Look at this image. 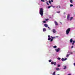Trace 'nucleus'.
Listing matches in <instances>:
<instances>
[{
  "label": "nucleus",
  "mask_w": 75,
  "mask_h": 75,
  "mask_svg": "<svg viewBox=\"0 0 75 75\" xmlns=\"http://www.w3.org/2000/svg\"><path fill=\"white\" fill-rule=\"evenodd\" d=\"M39 13L42 16H43V9L42 8H40V9Z\"/></svg>",
  "instance_id": "1"
},
{
  "label": "nucleus",
  "mask_w": 75,
  "mask_h": 75,
  "mask_svg": "<svg viewBox=\"0 0 75 75\" xmlns=\"http://www.w3.org/2000/svg\"><path fill=\"white\" fill-rule=\"evenodd\" d=\"M71 30V28H68L66 31V34L67 35L69 34V31Z\"/></svg>",
  "instance_id": "2"
},
{
  "label": "nucleus",
  "mask_w": 75,
  "mask_h": 75,
  "mask_svg": "<svg viewBox=\"0 0 75 75\" xmlns=\"http://www.w3.org/2000/svg\"><path fill=\"white\" fill-rule=\"evenodd\" d=\"M60 48H58L57 49H55V50L56 52H58L60 50Z\"/></svg>",
  "instance_id": "3"
},
{
  "label": "nucleus",
  "mask_w": 75,
  "mask_h": 75,
  "mask_svg": "<svg viewBox=\"0 0 75 75\" xmlns=\"http://www.w3.org/2000/svg\"><path fill=\"white\" fill-rule=\"evenodd\" d=\"M51 63L52 65H55L56 64V62H51Z\"/></svg>",
  "instance_id": "4"
},
{
  "label": "nucleus",
  "mask_w": 75,
  "mask_h": 75,
  "mask_svg": "<svg viewBox=\"0 0 75 75\" xmlns=\"http://www.w3.org/2000/svg\"><path fill=\"white\" fill-rule=\"evenodd\" d=\"M69 17H70V15L69 14L68 15L67 17V18L68 20H69Z\"/></svg>",
  "instance_id": "5"
},
{
  "label": "nucleus",
  "mask_w": 75,
  "mask_h": 75,
  "mask_svg": "<svg viewBox=\"0 0 75 75\" xmlns=\"http://www.w3.org/2000/svg\"><path fill=\"white\" fill-rule=\"evenodd\" d=\"M44 27H48V25L47 24H44Z\"/></svg>",
  "instance_id": "6"
},
{
  "label": "nucleus",
  "mask_w": 75,
  "mask_h": 75,
  "mask_svg": "<svg viewBox=\"0 0 75 75\" xmlns=\"http://www.w3.org/2000/svg\"><path fill=\"white\" fill-rule=\"evenodd\" d=\"M54 23H55V25H58V23H57V21H54Z\"/></svg>",
  "instance_id": "7"
},
{
  "label": "nucleus",
  "mask_w": 75,
  "mask_h": 75,
  "mask_svg": "<svg viewBox=\"0 0 75 75\" xmlns=\"http://www.w3.org/2000/svg\"><path fill=\"white\" fill-rule=\"evenodd\" d=\"M52 31L54 33H56V30H55V29H53Z\"/></svg>",
  "instance_id": "8"
},
{
  "label": "nucleus",
  "mask_w": 75,
  "mask_h": 75,
  "mask_svg": "<svg viewBox=\"0 0 75 75\" xmlns=\"http://www.w3.org/2000/svg\"><path fill=\"white\" fill-rule=\"evenodd\" d=\"M59 37L58 36H56V37H53L52 36H51V38H58Z\"/></svg>",
  "instance_id": "9"
},
{
  "label": "nucleus",
  "mask_w": 75,
  "mask_h": 75,
  "mask_svg": "<svg viewBox=\"0 0 75 75\" xmlns=\"http://www.w3.org/2000/svg\"><path fill=\"white\" fill-rule=\"evenodd\" d=\"M72 19H73V17H71L70 18V21H71V20H72Z\"/></svg>",
  "instance_id": "10"
},
{
  "label": "nucleus",
  "mask_w": 75,
  "mask_h": 75,
  "mask_svg": "<svg viewBox=\"0 0 75 75\" xmlns=\"http://www.w3.org/2000/svg\"><path fill=\"white\" fill-rule=\"evenodd\" d=\"M72 42H73V40L72 39H70V42H71V43H72Z\"/></svg>",
  "instance_id": "11"
},
{
  "label": "nucleus",
  "mask_w": 75,
  "mask_h": 75,
  "mask_svg": "<svg viewBox=\"0 0 75 75\" xmlns=\"http://www.w3.org/2000/svg\"><path fill=\"white\" fill-rule=\"evenodd\" d=\"M46 30H47V29H45V28H43V32H44V31H46Z\"/></svg>",
  "instance_id": "12"
},
{
  "label": "nucleus",
  "mask_w": 75,
  "mask_h": 75,
  "mask_svg": "<svg viewBox=\"0 0 75 75\" xmlns=\"http://www.w3.org/2000/svg\"><path fill=\"white\" fill-rule=\"evenodd\" d=\"M69 53V54H73V52H68V54Z\"/></svg>",
  "instance_id": "13"
},
{
  "label": "nucleus",
  "mask_w": 75,
  "mask_h": 75,
  "mask_svg": "<svg viewBox=\"0 0 75 75\" xmlns=\"http://www.w3.org/2000/svg\"><path fill=\"white\" fill-rule=\"evenodd\" d=\"M64 68H63L64 69H67V66H63Z\"/></svg>",
  "instance_id": "14"
},
{
  "label": "nucleus",
  "mask_w": 75,
  "mask_h": 75,
  "mask_svg": "<svg viewBox=\"0 0 75 75\" xmlns=\"http://www.w3.org/2000/svg\"><path fill=\"white\" fill-rule=\"evenodd\" d=\"M75 41H73V43H72V45H74V44H75Z\"/></svg>",
  "instance_id": "15"
},
{
  "label": "nucleus",
  "mask_w": 75,
  "mask_h": 75,
  "mask_svg": "<svg viewBox=\"0 0 75 75\" xmlns=\"http://www.w3.org/2000/svg\"><path fill=\"white\" fill-rule=\"evenodd\" d=\"M56 70H57V71H59L60 69L59 68H56Z\"/></svg>",
  "instance_id": "16"
},
{
  "label": "nucleus",
  "mask_w": 75,
  "mask_h": 75,
  "mask_svg": "<svg viewBox=\"0 0 75 75\" xmlns=\"http://www.w3.org/2000/svg\"><path fill=\"white\" fill-rule=\"evenodd\" d=\"M70 2L71 3H73V1L72 0H70Z\"/></svg>",
  "instance_id": "17"
},
{
  "label": "nucleus",
  "mask_w": 75,
  "mask_h": 75,
  "mask_svg": "<svg viewBox=\"0 0 75 75\" xmlns=\"http://www.w3.org/2000/svg\"><path fill=\"white\" fill-rule=\"evenodd\" d=\"M57 47V46H53V48H56Z\"/></svg>",
  "instance_id": "18"
},
{
  "label": "nucleus",
  "mask_w": 75,
  "mask_h": 75,
  "mask_svg": "<svg viewBox=\"0 0 75 75\" xmlns=\"http://www.w3.org/2000/svg\"><path fill=\"white\" fill-rule=\"evenodd\" d=\"M54 38H52V39H51V40H50L51 42V41H52L53 40V39H54Z\"/></svg>",
  "instance_id": "19"
},
{
  "label": "nucleus",
  "mask_w": 75,
  "mask_h": 75,
  "mask_svg": "<svg viewBox=\"0 0 75 75\" xmlns=\"http://www.w3.org/2000/svg\"><path fill=\"white\" fill-rule=\"evenodd\" d=\"M46 4H47V5L48 6L49 5V3H48V1H47L46 2Z\"/></svg>",
  "instance_id": "20"
},
{
  "label": "nucleus",
  "mask_w": 75,
  "mask_h": 75,
  "mask_svg": "<svg viewBox=\"0 0 75 75\" xmlns=\"http://www.w3.org/2000/svg\"><path fill=\"white\" fill-rule=\"evenodd\" d=\"M69 55H70V54H67L66 56L67 57H69Z\"/></svg>",
  "instance_id": "21"
},
{
  "label": "nucleus",
  "mask_w": 75,
  "mask_h": 75,
  "mask_svg": "<svg viewBox=\"0 0 75 75\" xmlns=\"http://www.w3.org/2000/svg\"><path fill=\"white\" fill-rule=\"evenodd\" d=\"M61 59L62 61H64V58H62Z\"/></svg>",
  "instance_id": "22"
},
{
  "label": "nucleus",
  "mask_w": 75,
  "mask_h": 75,
  "mask_svg": "<svg viewBox=\"0 0 75 75\" xmlns=\"http://www.w3.org/2000/svg\"><path fill=\"white\" fill-rule=\"evenodd\" d=\"M61 67V65L59 64H58L57 65V67Z\"/></svg>",
  "instance_id": "23"
},
{
  "label": "nucleus",
  "mask_w": 75,
  "mask_h": 75,
  "mask_svg": "<svg viewBox=\"0 0 75 75\" xmlns=\"http://www.w3.org/2000/svg\"><path fill=\"white\" fill-rule=\"evenodd\" d=\"M57 59L58 60H60V59H61V58L59 57Z\"/></svg>",
  "instance_id": "24"
},
{
  "label": "nucleus",
  "mask_w": 75,
  "mask_h": 75,
  "mask_svg": "<svg viewBox=\"0 0 75 75\" xmlns=\"http://www.w3.org/2000/svg\"><path fill=\"white\" fill-rule=\"evenodd\" d=\"M53 75H55V72L54 71L53 73Z\"/></svg>",
  "instance_id": "25"
},
{
  "label": "nucleus",
  "mask_w": 75,
  "mask_h": 75,
  "mask_svg": "<svg viewBox=\"0 0 75 75\" xmlns=\"http://www.w3.org/2000/svg\"><path fill=\"white\" fill-rule=\"evenodd\" d=\"M70 6L71 7H72L73 6V5L71 4L70 5Z\"/></svg>",
  "instance_id": "26"
},
{
  "label": "nucleus",
  "mask_w": 75,
  "mask_h": 75,
  "mask_svg": "<svg viewBox=\"0 0 75 75\" xmlns=\"http://www.w3.org/2000/svg\"><path fill=\"white\" fill-rule=\"evenodd\" d=\"M49 2L50 4H51V2L50 1H49Z\"/></svg>",
  "instance_id": "27"
},
{
  "label": "nucleus",
  "mask_w": 75,
  "mask_h": 75,
  "mask_svg": "<svg viewBox=\"0 0 75 75\" xmlns=\"http://www.w3.org/2000/svg\"><path fill=\"white\" fill-rule=\"evenodd\" d=\"M51 61H52V60H49V62H51Z\"/></svg>",
  "instance_id": "28"
},
{
  "label": "nucleus",
  "mask_w": 75,
  "mask_h": 75,
  "mask_svg": "<svg viewBox=\"0 0 75 75\" xmlns=\"http://www.w3.org/2000/svg\"><path fill=\"white\" fill-rule=\"evenodd\" d=\"M41 1H42L43 2H45V1H44V0H41Z\"/></svg>",
  "instance_id": "29"
},
{
  "label": "nucleus",
  "mask_w": 75,
  "mask_h": 75,
  "mask_svg": "<svg viewBox=\"0 0 75 75\" xmlns=\"http://www.w3.org/2000/svg\"><path fill=\"white\" fill-rule=\"evenodd\" d=\"M51 38H48V40H51Z\"/></svg>",
  "instance_id": "30"
},
{
  "label": "nucleus",
  "mask_w": 75,
  "mask_h": 75,
  "mask_svg": "<svg viewBox=\"0 0 75 75\" xmlns=\"http://www.w3.org/2000/svg\"><path fill=\"white\" fill-rule=\"evenodd\" d=\"M67 58H66L64 59V61H66V60H67Z\"/></svg>",
  "instance_id": "31"
},
{
  "label": "nucleus",
  "mask_w": 75,
  "mask_h": 75,
  "mask_svg": "<svg viewBox=\"0 0 75 75\" xmlns=\"http://www.w3.org/2000/svg\"><path fill=\"white\" fill-rule=\"evenodd\" d=\"M48 8H51V6H50L48 7Z\"/></svg>",
  "instance_id": "32"
},
{
  "label": "nucleus",
  "mask_w": 75,
  "mask_h": 75,
  "mask_svg": "<svg viewBox=\"0 0 75 75\" xmlns=\"http://www.w3.org/2000/svg\"><path fill=\"white\" fill-rule=\"evenodd\" d=\"M49 20V19H45L46 21H48V20Z\"/></svg>",
  "instance_id": "33"
},
{
  "label": "nucleus",
  "mask_w": 75,
  "mask_h": 75,
  "mask_svg": "<svg viewBox=\"0 0 75 75\" xmlns=\"http://www.w3.org/2000/svg\"><path fill=\"white\" fill-rule=\"evenodd\" d=\"M51 2H54V0H51Z\"/></svg>",
  "instance_id": "34"
},
{
  "label": "nucleus",
  "mask_w": 75,
  "mask_h": 75,
  "mask_svg": "<svg viewBox=\"0 0 75 75\" xmlns=\"http://www.w3.org/2000/svg\"><path fill=\"white\" fill-rule=\"evenodd\" d=\"M57 13H60V11H59V12H57Z\"/></svg>",
  "instance_id": "35"
},
{
  "label": "nucleus",
  "mask_w": 75,
  "mask_h": 75,
  "mask_svg": "<svg viewBox=\"0 0 75 75\" xmlns=\"http://www.w3.org/2000/svg\"><path fill=\"white\" fill-rule=\"evenodd\" d=\"M43 23H46V22L45 21H44Z\"/></svg>",
  "instance_id": "36"
},
{
  "label": "nucleus",
  "mask_w": 75,
  "mask_h": 75,
  "mask_svg": "<svg viewBox=\"0 0 75 75\" xmlns=\"http://www.w3.org/2000/svg\"><path fill=\"white\" fill-rule=\"evenodd\" d=\"M48 38H50V35H49L48 36Z\"/></svg>",
  "instance_id": "37"
},
{
  "label": "nucleus",
  "mask_w": 75,
  "mask_h": 75,
  "mask_svg": "<svg viewBox=\"0 0 75 75\" xmlns=\"http://www.w3.org/2000/svg\"><path fill=\"white\" fill-rule=\"evenodd\" d=\"M73 65H74V67H75V63H74L73 64Z\"/></svg>",
  "instance_id": "38"
},
{
  "label": "nucleus",
  "mask_w": 75,
  "mask_h": 75,
  "mask_svg": "<svg viewBox=\"0 0 75 75\" xmlns=\"http://www.w3.org/2000/svg\"><path fill=\"white\" fill-rule=\"evenodd\" d=\"M73 48V46H71V49H72Z\"/></svg>",
  "instance_id": "39"
},
{
  "label": "nucleus",
  "mask_w": 75,
  "mask_h": 75,
  "mask_svg": "<svg viewBox=\"0 0 75 75\" xmlns=\"http://www.w3.org/2000/svg\"><path fill=\"white\" fill-rule=\"evenodd\" d=\"M52 7H53V8H55V6H52Z\"/></svg>",
  "instance_id": "40"
},
{
  "label": "nucleus",
  "mask_w": 75,
  "mask_h": 75,
  "mask_svg": "<svg viewBox=\"0 0 75 75\" xmlns=\"http://www.w3.org/2000/svg\"><path fill=\"white\" fill-rule=\"evenodd\" d=\"M67 75H71V74H68Z\"/></svg>",
  "instance_id": "41"
},
{
  "label": "nucleus",
  "mask_w": 75,
  "mask_h": 75,
  "mask_svg": "<svg viewBox=\"0 0 75 75\" xmlns=\"http://www.w3.org/2000/svg\"><path fill=\"white\" fill-rule=\"evenodd\" d=\"M58 7H59L58 6H57L56 8H58Z\"/></svg>",
  "instance_id": "42"
},
{
  "label": "nucleus",
  "mask_w": 75,
  "mask_h": 75,
  "mask_svg": "<svg viewBox=\"0 0 75 75\" xmlns=\"http://www.w3.org/2000/svg\"><path fill=\"white\" fill-rule=\"evenodd\" d=\"M60 7H61V6H59V8H60Z\"/></svg>",
  "instance_id": "43"
},
{
  "label": "nucleus",
  "mask_w": 75,
  "mask_h": 75,
  "mask_svg": "<svg viewBox=\"0 0 75 75\" xmlns=\"http://www.w3.org/2000/svg\"><path fill=\"white\" fill-rule=\"evenodd\" d=\"M48 27V28H50V27Z\"/></svg>",
  "instance_id": "44"
},
{
  "label": "nucleus",
  "mask_w": 75,
  "mask_h": 75,
  "mask_svg": "<svg viewBox=\"0 0 75 75\" xmlns=\"http://www.w3.org/2000/svg\"><path fill=\"white\" fill-rule=\"evenodd\" d=\"M49 28V30H51V28Z\"/></svg>",
  "instance_id": "45"
},
{
  "label": "nucleus",
  "mask_w": 75,
  "mask_h": 75,
  "mask_svg": "<svg viewBox=\"0 0 75 75\" xmlns=\"http://www.w3.org/2000/svg\"><path fill=\"white\" fill-rule=\"evenodd\" d=\"M60 23H61V24H62V23L60 22Z\"/></svg>",
  "instance_id": "46"
},
{
  "label": "nucleus",
  "mask_w": 75,
  "mask_h": 75,
  "mask_svg": "<svg viewBox=\"0 0 75 75\" xmlns=\"http://www.w3.org/2000/svg\"><path fill=\"white\" fill-rule=\"evenodd\" d=\"M46 1H47V0H45Z\"/></svg>",
  "instance_id": "47"
}]
</instances>
